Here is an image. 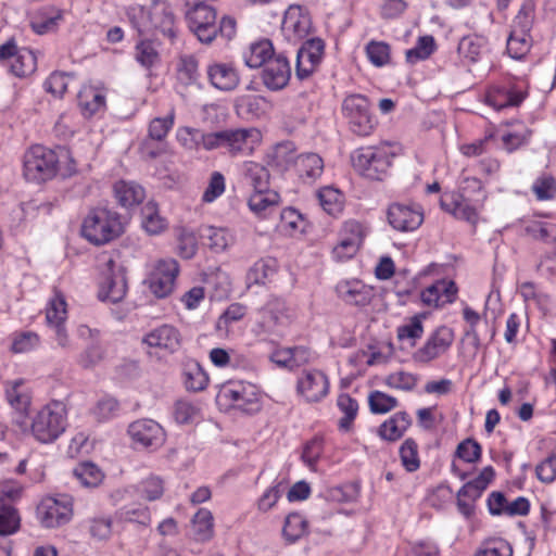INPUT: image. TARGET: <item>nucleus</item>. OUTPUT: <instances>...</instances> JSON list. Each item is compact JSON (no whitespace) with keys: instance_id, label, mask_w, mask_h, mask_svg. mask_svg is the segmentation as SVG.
I'll return each instance as SVG.
<instances>
[{"instance_id":"1","label":"nucleus","mask_w":556,"mask_h":556,"mask_svg":"<svg viewBox=\"0 0 556 556\" xmlns=\"http://www.w3.org/2000/svg\"><path fill=\"white\" fill-rule=\"evenodd\" d=\"M459 188L460 193H444L440 199V206L454 217L476 226L486 199L482 182L475 177H465Z\"/></svg>"},{"instance_id":"2","label":"nucleus","mask_w":556,"mask_h":556,"mask_svg":"<svg viewBox=\"0 0 556 556\" xmlns=\"http://www.w3.org/2000/svg\"><path fill=\"white\" fill-rule=\"evenodd\" d=\"M186 20L190 30L202 43H211L218 35L230 40L236 35V20L225 15L216 23L215 9L206 3H198L186 13Z\"/></svg>"},{"instance_id":"3","label":"nucleus","mask_w":556,"mask_h":556,"mask_svg":"<svg viewBox=\"0 0 556 556\" xmlns=\"http://www.w3.org/2000/svg\"><path fill=\"white\" fill-rule=\"evenodd\" d=\"M291 320L292 317L286 302L274 298L257 309L251 331L262 341L276 343L283 338Z\"/></svg>"},{"instance_id":"4","label":"nucleus","mask_w":556,"mask_h":556,"mask_svg":"<svg viewBox=\"0 0 556 556\" xmlns=\"http://www.w3.org/2000/svg\"><path fill=\"white\" fill-rule=\"evenodd\" d=\"M67 428V408L62 401H51L43 405L31 418V434L40 443H52Z\"/></svg>"},{"instance_id":"5","label":"nucleus","mask_w":556,"mask_h":556,"mask_svg":"<svg viewBox=\"0 0 556 556\" xmlns=\"http://www.w3.org/2000/svg\"><path fill=\"white\" fill-rule=\"evenodd\" d=\"M123 231L119 215L106 207L90 210L81 225V235L96 245L116 239Z\"/></svg>"},{"instance_id":"6","label":"nucleus","mask_w":556,"mask_h":556,"mask_svg":"<svg viewBox=\"0 0 556 556\" xmlns=\"http://www.w3.org/2000/svg\"><path fill=\"white\" fill-rule=\"evenodd\" d=\"M60 157H70L65 149H60V154L43 146L37 144L29 148L24 154V176L28 181L42 182L53 178L58 172Z\"/></svg>"},{"instance_id":"7","label":"nucleus","mask_w":556,"mask_h":556,"mask_svg":"<svg viewBox=\"0 0 556 556\" xmlns=\"http://www.w3.org/2000/svg\"><path fill=\"white\" fill-rule=\"evenodd\" d=\"M394 154L388 147H364L351 155L352 165L362 176L382 180L392 165Z\"/></svg>"},{"instance_id":"8","label":"nucleus","mask_w":556,"mask_h":556,"mask_svg":"<svg viewBox=\"0 0 556 556\" xmlns=\"http://www.w3.org/2000/svg\"><path fill=\"white\" fill-rule=\"evenodd\" d=\"M342 112L354 134L368 136L374 129V119L366 97L358 93L348 96L343 100Z\"/></svg>"},{"instance_id":"9","label":"nucleus","mask_w":556,"mask_h":556,"mask_svg":"<svg viewBox=\"0 0 556 556\" xmlns=\"http://www.w3.org/2000/svg\"><path fill=\"white\" fill-rule=\"evenodd\" d=\"M73 516L72 498L47 496L37 506V518L45 528H58L67 523Z\"/></svg>"},{"instance_id":"10","label":"nucleus","mask_w":556,"mask_h":556,"mask_svg":"<svg viewBox=\"0 0 556 556\" xmlns=\"http://www.w3.org/2000/svg\"><path fill=\"white\" fill-rule=\"evenodd\" d=\"M103 276L99 298L102 301L118 303L125 298L127 292V282L123 267L117 265L113 258H109L105 263Z\"/></svg>"},{"instance_id":"11","label":"nucleus","mask_w":556,"mask_h":556,"mask_svg":"<svg viewBox=\"0 0 556 556\" xmlns=\"http://www.w3.org/2000/svg\"><path fill=\"white\" fill-rule=\"evenodd\" d=\"M222 395L242 413L254 414L261 409L260 394L251 383L230 382L224 387Z\"/></svg>"},{"instance_id":"12","label":"nucleus","mask_w":556,"mask_h":556,"mask_svg":"<svg viewBox=\"0 0 556 556\" xmlns=\"http://www.w3.org/2000/svg\"><path fill=\"white\" fill-rule=\"evenodd\" d=\"M454 341V332L446 326L438 327L418 349L413 358L418 363L427 364L444 354Z\"/></svg>"},{"instance_id":"13","label":"nucleus","mask_w":556,"mask_h":556,"mask_svg":"<svg viewBox=\"0 0 556 556\" xmlns=\"http://www.w3.org/2000/svg\"><path fill=\"white\" fill-rule=\"evenodd\" d=\"M149 348L157 349L166 355L177 353L182 345V336L173 325L164 324L149 331L142 339Z\"/></svg>"},{"instance_id":"14","label":"nucleus","mask_w":556,"mask_h":556,"mask_svg":"<svg viewBox=\"0 0 556 556\" xmlns=\"http://www.w3.org/2000/svg\"><path fill=\"white\" fill-rule=\"evenodd\" d=\"M128 433L136 444L144 448L156 450L165 442L163 428L152 419H139L131 422Z\"/></svg>"},{"instance_id":"15","label":"nucleus","mask_w":556,"mask_h":556,"mask_svg":"<svg viewBox=\"0 0 556 556\" xmlns=\"http://www.w3.org/2000/svg\"><path fill=\"white\" fill-rule=\"evenodd\" d=\"M179 266L174 258L157 262L150 277V289L157 298H165L172 293Z\"/></svg>"},{"instance_id":"16","label":"nucleus","mask_w":556,"mask_h":556,"mask_svg":"<svg viewBox=\"0 0 556 556\" xmlns=\"http://www.w3.org/2000/svg\"><path fill=\"white\" fill-rule=\"evenodd\" d=\"M296 390L307 402H318L328 394L329 381L318 369L304 370L298 379Z\"/></svg>"},{"instance_id":"17","label":"nucleus","mask_w":556,"mask_h":556,"mask_svg":"<svg viewBox=\"0 0 556 556\" xmlns=\"http://www.w3.org/2000/svg\"><path fill=\"white\" fill-rule=\"evenodd\" d=\"M324 41L319 38H312L304 42L296 55L295 75L299 79L307 78L320 63L324 54Z\"/></svg>"},{"instance_id":"18","label":"nucleus","mask_w":556,"mask_h":556,"mask_svg":"<svg viewBox=\"0 0 556 556\" xmlns=\"http://www.w3.org/2000/svg\"><path fill=\"white\" fill-rule=\"evenodd\" d=\"M291 77V67L289 61L282 54L275 55L269 60L262 71L263 84L270 90L277 91L283 89Z\"/></svg>"},{"instance_id":"19","label":"nucleus","mask_w":556,"mask_h":556,"mask_svg":"<svg viewBox=\"0 0 556 556\" xmlns=\"http://www.w3.org/2000/svg\"><path fill=\"white\" fill-rule=\"evenodd\" d=\"M388 220L395 230L413 231L422 224L424 215L418 207L394 203L389 206Z\"/></svg>"},{"instance_id":"20","label":"nucleus","mask_w":556,"mask_h":556,"mask_svg":"<svg viewBox=\"0 0 556 556\" xmlns=\"http://www.w3.org/2000/svg\"><path fill=\"white\" fill-rule=\"evenodd\" d=\"M206 75L211 86L224 92L237 89L241 80L237 68L231 63H212L206 68Z\"/></svg>"},{"instance_id":"21","label":"nucleus","mask_w":556,"mask_h":556,"mask_svg":"<svg viewBox=\"0 0 556 556\" xmlns=\"http://www.w3.org/2000/svg\"><path fill=\"white\" fill-rule=\"evenodd\" d=\"M260 138V131L255 128L225 129V148L232 156L250 154Z\"/></svg>"},{"instance_id":"22","label":"nucleus","mask_w":556,"mask_h":556,"mask_svg":"<svg viewBox=\"0 0 556 556\" xmlns=\"http://www.w3.org/2000/svg\"><path fill=\"white\" fill-rule=\"evenodd\" d=\"M457 292V286L453 280L441 279L421 292V301L426 305L440 307L453 303Z\"/></svg>"},{"instance_id":"23","label":"nucleus","mask_w":556,"mask_h":556,"mask_svg":"<svg viewBox=\"0 0 556 556\" xmlns=\"http://www.w3.org/2000/svg\"><path fill=\"white\" fill-rule=\"evenodd\" d=\"M336 292L346 304L355 306H366L372 299V289L356 279L340 281Z\"/></svg>"},{"instance_id":"24","label":"nucleus","mask_w":556,"mask_h":556,"mask_svg":"<svg viewBox=\"0 0 556 556\" xmlns=\"http://www.w3.org/2000/svg\"><path fill=\"white\" fill-rule=\"evenodd\" d=\"M199 63L195 56L180 55L176 63V88L182 93L191 87L200 86Z\"/></svg>"},{"instance_id":"25","label":"nucleus","mask_w":556,"mask_h":556,"mask_svg":"<svg viewBox=\"0 0 556 556\" xmlns=\"http://www.w3.org/2000/svg\"><path fill=\"white\" fill-rule=\"evenodd\" d=\"M295 146L291 141H283L274 146L266 154V164L279 173L288 170L296 161Z\"/></svg>"},{"instance_id":"26","label":"nucleus","mask_w":556,"mask_h":556,"mask_svg":"<svg viewBox=\"0 0 556 556\" xmlns=\"http://www.w3.org/2000/svg\"><path fill=\"white\" fill-rule=\"evenodd\" d=\"M77 101L85 117H91L105 109V93L96 86H84L78 92Z\"/></svg>"},{"instance_id":"27","label":"nucleus","mask_w":556,"mask_h":556,"mask_svg":"<svg viewBox=\"0 0 556 556\" xmlns=\"http://www.w3.org/2000/svg\"><path fill=\"white\" fill-rule=\"evenodd\" d=\"M412 425V419L405 412H397L379 427V435L387 441L401 439Z\"/></svg>"},{"instance_id":"28","label":"nucleus","mask_w":556,"mask_h":556,"mask_svg":"<svg viewBox=\"0 0 556 556\" xmlns=\"http://www.w3.org/2000/svg\"><path fill=\"white\" fill-rule=\"evenodd\" d=\"M295 168L305 182H313L324 172V161L316 153H305L296 157Z\"/></svg>"},{"instance_id":"29","label":"nucleus","mask_w":556,"mask_h":556,"mask_svg":"<svg viewBox=\"0 0 556 556\" xmlns=\"http://www.w3.org/2000/svg\"><path fill=\"white\" fill-rule=\"evenodd\" d=\"M114 192L117 202L124 207L138 205L146 197L144 189L134 181H117L114 185Z\"/></svg>"},{"instance_id":"30","label":"nucleus","mask_w":556,"mask_h":556,"mask_svg":"<svg viewBox=\"0 0 556 556\" xmlns=\"http://www.w3.org/2000/svg\"><path fill=\"white\" fill-rule=\"evenodd\" d=\"M62 18V11L54 7L40 9L30 22L31 29L39 35L47 34L56 28Z\"/></svg>"},{"instance_id":"31","label":"nucleus","mask_w":556,"mask_h":556,"mask_svg":"<svg viewBox=\"0 0 556 556\" xmlns=\"http://www.w3.org/2000/svg\"><path fill=\"white\" fill-rule=\"evenodd\" d=\"M274 58L273 43L264 39L250 46L249 52L244 55V62L247 66L257 68L265 66Z\"/></svg>"},{"instance_id":"32","label":"nucleus","mask_w":556,"mask_h":556,"mask_svg":"<svg viewBox=\"0 0 556 556\" xmlns=\"http://www.w3.org/2000/svg\"><path fill=\"white\" fill-rule=\"evenodd\" d=\"M192 529L197 542H207L214 536V518L208 509L200 508L192 518Z\"/></svg>"},{"instance_id":"33","label":"nucleus","mask_w":556,"mask_h":556,"mask_svg":"<svg viewBox=\"0 0 556 556\" xmlns=\"http://www.w3.org/2000/svg\"><path fill=\"white\" fill-rule=\"evenodd\" d=\"M182 380L187 390L199 392L206 388L208 377L195 361L187 362L184 366Z\"/></svg>"},{"instance_id":"34","label":"nucleus","mask_w":556,"mask_h":556,"mask_svg":"<svg viewBox=\"0 0 556 556\" xmlns=\"http://www.w3.org/2000/svg\"><path fill=\"white\" fill-rule=\"evenodd\" d=\"M244 178L253 191H267L270 188V175L265 165L255 162H247L243 166Z\"/></svg>"},{"instance_id":"35","label":"nucleus","mask_w":556,"mask_h":556,"mask_svg":"<svg viewBox=\"0 0 556 556\" xmlns=\"http://www.w3.org/2000/svg\"><path fill=\"white\" fill-rule=\"evenodd\" d=\"M174 20L170 8L165 3L154 4L150 11L151 24L170 38L175 36Z\"/></svg>"},{"instance_id":"36","label":"nucleus","mask_w":556,"mask_h":556,"mask_svg":"<svg viewBox=\"0 0 556 556\" xmlns=\"http://www.w3.org/2000/svg\"><path fill=\"white\" fill-rule=\"evenodd\" d=\"M36 68L37 58L27 48L20 49L15 58L10 62V71L16 77H27L35 73Z\"/></svg>"},{"instance_id":"37","label":"nucleus","mask_w":556,"mask_h":556,"mask_svg":"<svg viewBox=\"0 0 556 556\" xmlns=\"http://www.w3.org/2000/svg\"><path fill=\"white\" fill-rule=\"evenodd\" d=\"M307 520L300 513H290L285 519L282 536L288 543H294L307 533Z\"/></svg>"},{"instance_id":"38","label":"nucleus","mask_w":556,"mask_h":556,"mask_svg":"<svg viewBox=\"0 0 556 556\" xmlns=\"http://www.w3.org/2000/svg\"><path fill=\"white\" fill-rule=\"evenodd\" d=\"M74 477L79 481L83 486L96 488L104 478L101 469L93 463L84 462L78 464L73 470Z\"/></svg>"},{"instance_id":"39","label":"nucleus","mask_w":556,"mask_h":556,"mask_svg":"<svg viewBox=\"0 0 556 556\" xmlns=\"http://www.w3.org/2000/svg\"><path fill=\"white\" fill-rule=\"evenodd\" d=\"M276 262L271 258L260 260L247 275L249 285H265L276 274Z\"/></svg>"},{"instance_id":"40","label":"nucleus","mask_w":556,"mask_h":556,"mask_svg":"<svg viewBox=\"0 0 556 556\" xmlns=\"http://www.w3.org/2000/svg\"><path fill=\"white\" fill-rule=\"evenodd\" d=\"M319 204L323 210L329 215L337 216L343 210V195L342 193L331 187H325L317 193Z\"/></svg>"},{"instance_id":"41","label":"nucleus","mask_w":556,"mask_h":556,"mask_svg":"<svg viewBox=\"0 0 556 556\" xmlns=\"http://www.w3.org/2000/svg\"><path fill=\"white\" fill-rule=\"evenodd\" d=\"M535 4L532 0H527L520 7L511 25V31L520 33V35L530 34L534 22Z\"/></svg>"},{"instance_id":"42","label":"nucleus","mask_w":556,"mask_h":556,"mask_svg":"<svg viewBox=\"0 0 556 556\" xmlns=\"http://www.w3.org/2000/svg\"><path fill=\"white\" fill-rule=\"evenodd\" d=\"M201 237L206 240L207 245L215 251H224L232 239L227 229L213 226L202 227Z\"/></svg>"},{"instance_id":"43","label":"nucleus","mask_w":556,"mask_h":556,"mask_svg":"<svg viewBox=\"0 0 556 556\" xmlns=\"http://www.w3.org/2000/svg\"><path fill=\"white\" fill-rule=\"evenodd\" d=\"M283 27L292 30L295 36L304 37L309 28V18L301 14L300 7H291L286 13Z\"/></svg>"},{"instance_id":"44","label":"nucleus","mask_w":556,"mask_h":556,"mask_svg":"<svg viewBox=\"0 0 556 556\" xmlns=\"http://www.w3.org/2000/svg\"><path fill=\"white\" fill-rule=\"evenodd\" d=\"M337 405L344 414V416L339 420L338 426L340 430L349 431L357 415L358 404L356 400L352 399L349 394L343 393L338 396Z\"/></svg>"},{"instance_id":"45","label":"nucleus","mask_w":556,"mask_h":556,"mask_svg":"<svg viewBox=\"0 0 556 556\" xmlns=\"http://www.w3.org/2000/svg\"><path fill=\"white\" fill-rule=\"evenodd\" d=\"M279 195L270 188L267 191L256 190L249 198V207L255 214H262L267 208L275 206L278 203Z\"/></svg>"},{"instance_id":"46","label":"nucleus","mask_w":556,"mask_h":556,"mask_svg":"<svg viewBox=\"0 0 556 556\" xmlns=\"http://www.w3.org/2000/svg\"><path fill=\"white\" fill-rule=\"evenodd\" d=\"M21 518L18 511L12 505H2L0 507V535L7 536L18 531Z\"/></svg>"},{"instance_id":"47","label":"nucleus","mask_w":556,"mask_h":556,"mask_svg":"<svg viewBox=\"0 0 556 556\" xmlns=\"http://www.w3.org/2000/svg\"><path fill=\"white\" fill-rule=\"evenodd\" d=\"M400 458L403 467L408 472H414L420 467L418 444L412 438L406 439L400 447Z\"/></svg>"},{"instance_id":"48","label":"nucleus","mask_w":556,"mask_h":556,"mask_svg":"<svg viewBox=\"0 0 556 556\" xmlns=\"http://www.w3.org/2000/svg\"><path fill=\"white\" fill-rule=\"evenodd\" d=\"M434 49L435 42L432 36L419 37L416 46L406 51V61L410 64H415L418 61H424L433 53Z\"/></svg>"},{"instance_id":"49","label":"nucleus","mask_w":556,"mask_h":556,"mask_svg":"<svg viewBox=\"0 0 556 556\" xmlns=\"http://www.w3.org/2000/svg\"><path fill=\"white\" fill-rule=\"evenodd\" d=\"M531 48L530 34L520 35V33L511 31L507 39V52L513 59H522Z\"/></svg>"},{"instance_id":"50","label":"nucleus","mask_w":556,"mask_h":556,"mask_svg":"<svg viewBox=\"0 0 556 556\" xmlns=\"http://www.w3.org/2000/svg\"><path fill=\"white\" fill-rule=\"evenodd\" d=\"M138 492L147 501H156L164 494V481L159 476H149L139 483Z\"/></svg>"},{"instance_id":"51","label":"nucleus","mask_w":556,"mask_h":556,"mask_svg":"<svg viewBox=\"0 0 556 556\" xmlns=\"http://www.w3.org/2000/svg\"><path fill=\"white\" fill-rule=\"evenodd\" d=\"M40 343L39 336L33 331H22L12 334L11 351L13 353H27Z\"/></svg>"},{"instance_id":"52","label":"nucleus","mask_w":556,"mask_h":556,"mask_svg":"<svg viewBox=\"0 0 556 556\" xmlns=\"http://www.w3.org/2000/svg\"><path fill=\"white\" fill-rule=\"evenodd\" d=\"M525 99L521 91H500L496 94H488L486 103L496 110H502L507 106H517Z\"/></svg>"},{"instance_id":"53","label":"nucleus","mask_w":556,"mask_h":556,"mask_svg":"<svg viewBox=\"0 0 556 556\" xmlns=\"http://www.w3.org/2000/svg\"><path fill=\"white\" fill-rule=\"evenodd\" d=\"M142 226L151 235H157L166 227L165 219L159 215L155 205L152 203H148L142 208Z\"/></svg>"},{"instance_id":"54","label":"nucleus","mask_w":556,"mask_h":556,"mask_svg":"<svg viewBox=\"0 0 556 556\" xmlns=\"http://www.w3.org/2000/svg\"><path fill=\"white\" fill-rule=\"evenodd\" d=\"M177 251L186 260L192 258L198 250V241L193 231L179 228L177 231Z\"/></svg>"},{"instance_id":"55","label":"nucleus","mask_w":556,"mask_h":556,"mask_svg":"<svg viewBox=\"0 0 556 556\" xmlns=\"http://www.w3.org/2000/svg\"><path fill=\"white\" fill-rule=\"evenodd\" d=\"M368 404L371 413L386 414L394 409L399 402L394 396L387 393L372 391L368 396Z\"/></svg>"},{"instance_id":"56","label":"nucleus","mask_w":556,"mask_h":556,"mask_svg":"<svg viewBox=\"0 0 556 556\" xmlns=\"http://www.w3.org/2000/svg\"><path fill=\"white\" fill-rule=\"evenodd\" d=\"M366 54L375 66H384L390 62V46L383 41L371 40L366 46Z\"/></svg>"},{"instance_id":"57","label":"nucleus","mask_w":556,"mask_h":556,"mask_svg":"<svg viewBox=\"0 0 556 556\" xmlns=\"http://www.w3.org/2000/svg\"><path fill=\"white\" fill-rule=\"evenodd\" d=\"M67 316L66 302L62 294L55 295L49 301L46 309V318L49 325L65 323Z\"/></svg>"},{"instance_id":"58","label":"nucleus","mask_w":556,"mask_h":556,"mask_svg":"<svg viewBox=\"0 0 556 556\" xmlns=\"http://www.w3.org/2000/svg\"><path fill=\"white\" fill-rule=\"evenodd\" d=\"M88 531L92 539L105 541L112 534V518L99 516L90 518L88 521Z\"/></svg>"},{"instance_id":"59","label":"nucleus","mask_w":556,"mask_h":556,"mask_svg":"<svg viewBox=\"0 0 556 556\" xmlns=\"http://www.w3.org/2000/svg\"><path fill=\"white\" fill-rule=\"evenodd\" d=\"M265 102L264 98L256 96H241L235 101V109L238 114H248L251 116H260L264 110L262 104Z\"/></svg>"},{"instance_id":"60","label":"nucleus","mask_w":556,"mask_h":556,"mask_svg":"<svg viewBox=\"0 0 556 556\" xmlns=\"http://www.w3.org/2000/svg\"><path fill=\"white\" fill-rule=\"evenodd\" d=\"M71 77L72 75L64 72H53L43 84L45 90L56 98H62L67 91Z\"/></svg>"},{"instance_id":"61","label":"nucleus","mask_w":556,"mask_h":556,"mask_svg":"<svg viewBox=\"0 0 556 556\" xmlns=\"http://www.w3.org/2000/svg\"><path fill=\"white\" fill-rule=\"evenodd\" d=\"M136 60L144 67L151 68L160 62V54L151 41H140L136 46Z\"/></svg>"},{"instance_id":"62","label":"nucleus","mask_w":556,"mask_h":556,"mask_svg":"<svg viewBox=\"0 0 556 556\" xmlns=\"http://www.w3.org/2000/svg\"><path fill=\"white\" fill-rule=\"evenodd\" d=\"M203 131L192 127H180L177 130L178 142L189 151H197L202 146Z\"/></svg>"},{"instance_id":"63","label":"nucleus","mask_w":556,"mask_h":556,"mask_svg":"<svg viewBox=\"0 0 556 556\" xmlns=\"http://www.w3.org/2000/svg\"><path fill=\"white\" fill-rule=\"evenodd\" d=\"M175 112L172 110L165 117H155L150 122L149 136L153 140H163L174 125Z\"/></svg>"},{"instance_id":"64","label":"nucleus","mask_w":556,"mask_h":556,"mask_svg":"<svg viewBox=\"0 0 556 556\" xmlns=\"http://www.w3.org/2000/svg\"><path fill=\"white\" fill-rule=\"evenodd\" d=\"M536 478L543 483H552L556 479V454H549L535 467Z\"/></svg>"}]
</instances>
